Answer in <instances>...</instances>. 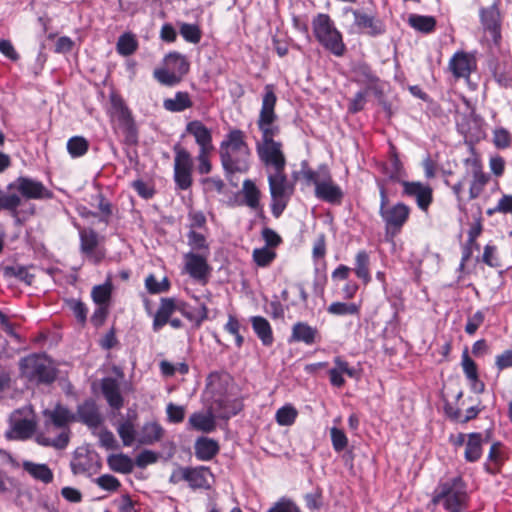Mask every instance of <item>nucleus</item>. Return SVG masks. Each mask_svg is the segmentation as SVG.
<instances>
[{
  "mask_svg": "<svg viewBox=\"0 0 512 512\" xmlns=\"http://www.w3.org/2000/svg\"><path fill=\"white\" fill-rule=\"evenodd\" d=\"M276 95L272 85H266L262 99V107L257 120V126L262 133L261 141L256 143V151L259 159L267 166H272L276 171H284L286 160L282 152V143L275 141L280 130L276 125L277 115L274 108Z\"/></svg>",
  "mask_w": 512,
  "mask_h": 512,
  "instance_id": "f257e3e1",
  "label": "nucleus"
},
{
  "mask_svg": "<svg viewBox=\"0 0 512 512\" xmlns=\"http://www.w3.org/2000/svg\"><path fill=\"white\" fill-rule=\"evenodd\" d=\"M251 149L246 134L238 128L230 129L219 145V158L227 179L235 174H245L251 166Z\"/></svg>",
  "mask_w": 512,
  "mask_h": 512,
  "instance_id": "f03ea898",
  "label": "nucleus"
},
{
  "mask_svg": "<svg viewBox=\"0 0 512 512\" xmlns=\"http://www.w3.org/2000/svg\"><path fill=\"white\" fill-rule=\"evenodd\" d=\"M5 193L0 189V211L7 210L18 219V207L24 200H49L54 193L41 181L29 176H19L7 185Z\"/></svg>",
  "mask_w": 512,
  "mask_h": 512,
  "instance_id": "7ed1b4c3",
  "label": "nucleus"
},
{
  "mask_svg": "<svg viewBox=\"0 0 512 512\" xmlns=\"http://www.w3.org/2000/svg\"><path fill=\"white\" fill-rule=\"evenodd\" d=\"M469 499L467 484L461 476H456L438 484L432 502L447 512H466Z\"/></svg>",
  "mask_w": 512,
  "mask_h": 512,
  "instance_id": "20e7f679",
  "label": "nucleus"
},
{
  "mask_svg": "<svg viewBox=\"0 0 512 512\" xmlns=\"http://www.w3.org/2000/svg\"><path fill=\"white\" fill-rule=\"evenodd\" d=\"M380 194L379 215L384 222L385 236L393 239L397 236L409 219L410 208L402 202L389 205L388 193L385 186L378 183Z\"/></svg>",
  "mask_w": 512,
  "mask_h": 512,
  "instance_id": "39448f33",
  "label": "nucleus"
},
{
  "mask_svg": "<svg viewBox=\"0 0 512 512\" xmlns=\"http://www.w3.org/2000/svg\"><path fill=\"white\" fill-rule=\"evenodd\" d=\"M20 375L29 381L51 384L57 377V369L44 353H32L19 360Z\"/></svg>",
  "mask_w": 512,
  "mask_h": 512,
  "instance_id": "423d86ee",
  "label": "nucleus"
},
{
  "mask_svg": "<svg viewBox=\"0 0 512 512\" xmlns=\"http://www.w3.org/2000/svg\"><path fill=\"white\" fill-rule=\"evenodd\" d=\"M312 25L316 39L326 50L337 57L345 53L346 46L342 35L328 14H318L313 19Z\"/></svg>",
  "mask_w": 512,
  "mask_h": 512,
  "instance_id": "0eeeda50",
  "label": "nucleus"
},
{
  "mask_svg": "<svg viewBox=\"0 0 512 512\" xmlns=\"http://www.w3.org/2000/svg\"><path fill=\"white\" fill-rule=\"evenodd\" d=\"M111 115L117 119L118 127L123 136V143L136 146L139 142V130L131 110L121 95L112 92L109 96Z\"/></svg>",
  "mask_w": 512,
  "mask_h": 512,
  "instance_id": "6e6552de",
  "label": "nucleus"
},
{
  "mask_svg": "<svg viewBox=\"0 0 512 512\" xmlns=\"http://www.w3.org/2000/svg\"><path fill=\"white\" fill-rule=\"evenodd\" d=\"M303 178L308 183L315 186V196L328 203H340L343 197L341 188L332 180L329 169L326 166H320L316 171L305 170L302 172Z\"/></svg>",
  "mask_w": 512,
  "mask_h": 512,
  "instance_id": "1a4fd4ad",
  "label": "nucleus"
},
{
  "mask_svg": "<svg viewBox=\"0 0 512 512\" xmlns=\"http://www.w3.org/2000/svg\"><path fill=\"white\" fill-rule=\"evenodd\" d=\"M210 479H213V473L207 466H177L169 477V483L175 485L185 481L192 490H209Z\"/></svg>",
  "mask_w": 512,
  "mask_h": 512,
  "instance_id": "9d476101",
  "label": "nucleus"
},
{
  "mask_svg": "<svg viewBox=\"0 0 512 512\" xmlns=\"http://www.w3.org/2000/svg\"><path fill=\"white\" fill-rule=\"evenodd\" d=\"M175 153L173 179L179 190H188L193 184V158L188 150L179 143L173 146Z\"/></svg>",
  "mask_w": 512,
  "mask_h": 512,
  "instance_id": "9b49d317",
  "label": "nucleus"
},
{
  "mask_svg": "<svg viewBox=\"0 0 512 512\" xmlns=\"http://www.w3.org/2000/svg\"><path fill=\"white\" fill-rule=\"evenodd\" d=\"M210 254H196L189 251L184 254V268L189 276L202 285L209 281L212 267L208 263Z\"/></svg>",
  "mask_w": 512,
  "mask_h": 512,
  "instance_id": "f8f14e48",
  "label": "nucleus"
},
{
  "mask_svg": "<svg viewBox=\"0 0 512 512\" xmlns=\"http://www.w3.org/2000/svg\"><path fill=\"white\" fill-rule=\"evenodd\" d=\"M401 185L403 187L402 195L414 199L421 211L428 212L433 202L431 186L419 181H401Z\"/></svg>",
  "mask_w": 512,
  "mask_h": 512,
  "instance_id": "ddd939ff",
  "label": "nucleus"
},
{
  "mask_svg": "<svg viewBox=\"0 0 512 512\" xmlns=\"http://www.w3.org/2000/svg\"><path fill=\"white\" fill-rule=\"evenodd\" d=\"M80 252L93 264H99L105 257V252L99 248V235L92 228L79 230Z\"/></svg>",
  "mask_w": 512,
  "mask_h": 512,
  "instance_id": "4468645a",
  "label": "nucleus"
},
{
  "mask_svg": "<svg viewBox=\"0 0 512 512\" xmlns=\"http://www.w3.org/2000/svg\"><path fill=\"white\" fill-rule=\"evenodd\" d=\"M24 409L15 410L10 417L11 431L6 433L8 439L25 440L30 438L36 430V421L33 418L21 417Z\"/></svg>",
  "mask_w": 512,
  "mask_h": 512,
  "instance_id": "2eb2a0df",
  "label": "nucleus"
},
{
  "mask_svg": "<svg viewBox=\"0 0 512 512\" xmlns=\"http://www.w3.org/2000/svg\"><path fill=\"white\" fill-rule=\"evenodd\" d=\"M76 422H81L89 428H98L103 423L99 407L93 398L85 399L77 406Z\"/></svg>",
  "mask_w": 512,
  "mask_h": 512,
  "instance_id": "dca6fc26",
  "label": "nucleus"
},
{
  "mask_svg": "<svg viewBox=\"0 0 512 512\" xmlns=\"http://www.w3.org/2000/svg\"><path fill=\"white\" fill-rule=\"evenodd\" d=\"M448 68L455 78H468L476 69V59L470 53L458 51L449 60Z\"/></svg>",
  "mask_w": 512,
  "mask_h": 512,
  "instance_id": "f3484780",
  "label": "nucleus"
},
{
  "mask_svg": "<svg viewBox=\"0 0 512 512\" xmlns=\"http://www.w3.org/2000/svg\"><path fill=\"white\" fill-rule=\"evenodd\" d=\"M346 12H351L353 14L354 24L361 32L366 33L372 37L381 35L385 32L384 23L374 16L352 8L346 9Z\"/></svg>",
  "mask_w": 512,
  "mask_h": 512,
  "instance_id": "a211bd4d",
  "label": "nucleus"
},
{
  "mask_svg": "<svg viewBox=\"0 0 512 512\" xmlns=\"http://www.w3.org/2000/svg\"><path fill=\"white\" fill-rule=\"evenodd\" d=\"M186 132L192 135L199 151H213L212 131L199 120H193L187 123Z\"/></svg>",
  "mask_w": 512,
  "mask_h": 512,
  "instance_id": "6ab92c4d",
  "label": "nucleus"
},
{
  "mask_svg": "<svg viewBox=\"0 0 512 512\" xmlns=\"http://www.w3.org/2000/svg\"><path fill=\"white\" fill-rule=\"evenodd\" d=\"M180 301L172 297L161 298L159 308L153 319L152 328L154 332L160 331L168 324L169 318L175 311L179 312Z\"/></svg>",
  "mask_w": 512,
  "mask_h": 512,
  "instance_id": "aec40b11",
  "label": "nucleus"
},
{
  "mask_svg": "<svg viewBox=\"0 0 512 512\" xmlns=\"http://www.w3.org/2000/svg\"><path fill=\"white\" fill-rule=\"evenodd\" d=\"M101 391L108 405L115 410H120L124 405V398L115 378L105 377L101 380Z\"/></svg>",
  "mask_w": 512,
  "mask_h": 512,
  "instance_id": "412c9836",
  "label": "nucleus"
},
{
  "mask_svg": "<svg viewBox=\"0 0 512 512\" xmlns=\"http://www.w3.org/2000/svg\"><path fill=\"white\" fill-rule=\"evenodd\" d=\"M43 414L53 426L63 430L70 429L69 423L76 422L75 414L61 404H57L53 410H44Z\"/></svg>",
  "mask_w": 512,
  "mask_h": 512,
  "instance_id": "4be33fe9",
  "label": "nucleus"
},
{
  "mask_svg": "<svg viewBox=\"0 0 512 512\" xmlns=\"http://www.w3.org/2000/svg\"><path fill=\"white\" fill-rule=\"evenodd\" d=\"M344 375L354 378L356 377V370L350 367L347 361L336 357L334 359V367L329 370L331 384L335 387H342L345 384Z\"/></svg>",
  "mask_w": 512,
  "mask_h": 512,
  "instance_id": "5701e85b",
  "label": "nucleus"
},
{
  "mask_svg": "<svg viewBox=\"0 0 512 512\" xmlns=\"http://www.w3.org/2000/svg\"><path fill=\"white\" fill-rule=\"evenodd\" d=\"M241 408V403L236 399L230 400L228 398H219L214 401L211 409L213 410L215 417L228 420L237 415Z\"/></svg>",
  "mask_w": 512,
  "mask_h": 512,
  "instance_id": "b1692460",
  "label": "nucleus"
},
{
  "mask_svg": "<svg viewBox=\"0 0 512 512\" xmlns=\"http://www.w3.org/2000/svg\"><path fill=\"white\" fill-rule=\"evenodd\" d=\"M195 456L200 461H209L219 452L218 442L208 437H199L194 445Z\"/></svg>",
  "mask_w": 512,
  "mask_h": 512,
  "instance_id": "393cba45",
  "label": "nucleus"
},
{
  "mask_svg": "<svg viewBox=\"0 0 512 512\" xmlns=\"http://www.w3.org/2000/svg\"><path fill=\"white\" fill-rule=\"evenodd\" d=\"M179 312L193 322L196 328L200 327L203 321L208 318V308L204 303L199 308H193L186 302L180 301Z\"/></svg>",
  "mask_w": 512,
  "mask_h": 512,
  "instance_id": "a878e982",
  "label": "nucleus"
},
{
  "mask_svg": "<svg viewBox=\"0 0 512 512\" xmlns=\"http://www.w3.org/2000/svg\"><path fill=\"white\" fill-rule=\"evenodd\" d=\"M164 429L158 422L145 423L140 432L138 442L142 445H152L162 439Z\"/></svg>",
  "mask_w": 512,
  "mask_h": 512,
  "instance_id": "bb28decb",
  "label": "nucleus"
},
{
  "mask_svg": "<svg viewBox=\"0 0 512 512\" xmlns=\"http://www.w3.org/2000/svg\"><path fill=\"white\" fill-rule=\"evenodd\" d=\"M252 328L261 340L264 346H270L273 343V333L268 320L262 316H252L250 318Z\"/></svg>",
  "mask_w": 512,
  "mask_h": 512,
  "instance_id": "cd10ccee",
  "label": "nucleus"
},
{
  "mask_svg": "<svg viewBox=\"0 0 512 512\" xmlns=\"http://www.w3.org/2000/svg\"><path fill=\"white\" fill-rule=\"evenodd\" d=\"M23 469L30 474L35 480L49 484L53 481L54 475L47 464H39L31 461L23 462Z\"/></svg>",
  "mask_w": 512,
  "mask_h": 512,
  "instance_id": "c85d7f7f",
  "label": "nucleus"
},
{
  "mask_svg": "<svg viewBox=\"0 0 512 512\" xmlns=\"http://www.w3.org/2000/svg\"><path fill=\"white\" fill-rule=\"evenodd\" d=\"M193 106V101L188 92L178 91L174 98H166L163 107L169 112H183Z\"/></svg>",
  "mask_w": 512,
  "mask_h": 512,
  "instance_id": "c756f323",
  "label": "nucleus"
},
{
  "mask_svg": "<svg viewBox=\"0 0 512 512\" xmlns=\"http://www.w3.org/2000/svg\"><path fill=\"white\" fill-rule=\"evenodd\" d=\"M165 66L179 75L181 78L189 71L190 64L186 57L179 52H170L164 58Z\"/></svg>",
  "mask_w": 512,
  "mask_h": 512,
  "instance_id": "7c9ffc66",
  "label": "nucleus"
},
{
  "mask_svg": "<svg viewBox=\"0 0 512 512\" xmlns=\"http://www.w3.org/2000/svg\"><path fill=\"white\" fill-rule=\"evenodd\" d=\"M189 423L195 430L205 433H211L216 429L215 415L212 412L208 414L193 413L189 417Z\"/></svg>",
  "mask_w": 512,
  "mask_h": 512,
  "instance_id": "2f4dec72",
  "label": "nucleus"
},
{
  "mask_svg": "<svg viewBox=\"0 0 512 512\" xmlns=\"http://www.w3.org/2000/svg\"><path fill=\"white\" fill-rule=\"evenodd\" d=\"M71 431L70 429L62 430V432L54 439L45 436L43 433H38L35 436L37 444L43 447H53L57 450L65 449L70 442Z\"/></svg>",
  "mask_w": 512,
  "mask_h": 512,
  "instance_id": "473e14b6",
  "label": "nucleus"
},
{
  "mask_svg": "<svg viewBox=\"0 0 512 512\" xmlns=\"http://www.w3.org/2000/svg\"><path fill=\"white\" fill-rule=\"evenodd\" d=\"M107 463L112 471L122 474H129L134 468L133 460L123 453L108 456Z\"/></svg>",
  "mask_w": 512,
  "mask_h": 512,
  "instance_id": "72a5a7b5",
  "label": "nucleus"
},
{
  "mask_svg": "<svg viewBox=\"0 0 512 512\" xmlns=\"http://www.w3.org/2000/svg\"><path fill=\"white\" fill-rule=\"evenodd\" d=\"M482 435L480 433L468 434L464 457L468 462H475L482 455Z\"/></svg>",
  "mask_w": 512,
  "mask_h": 512,
  "instance_id": "f704fd0d",
  "label": "nucleus"
},
{
  "mask_svg": "<svg viewBox=\"0 0 512 512\" xmlns=\"http://www.w3.org/2000/svg\"><path fill=\"white\" fill-rule=\"evenodd\" d=\"M317 330L306 323L299 322L293 326L292 339L311 345L315 342Z\"/></svg>",
  "mask_w": 512,
  "mask_h": 512,
  "instance_id": "c9c22d12",
  "label": "nucleus"
},
{
  "mask_svg": "<svg viewBox=\"0 0 512 512\" xmlns=\"http://www.w3.org/2000/svg\"><path fill=\"white\" fill-rule=\"evenodd\" d=\"M90 143L83 136H72L68 139L66 148L71 158L83 157L89 150Z\"/></svg>",
  "mask_w": 512,
  "mask_h": 512,
  "instance_id": "e433bc0d",
  "label": "nucleus"
},
{
  "mask_svg": "<svg viewBox=\"0 0 512 512\" xmlns=\"http://www.w3.org/2000/svg\"><path fill=\"white\" fill-rule=\"evenodd\" d=\"M3 275L6 278H16L28 286H31L35 279V275L30 273L28 268L22 265L5 266Z\"/></svg>",
  "mask_w": 512,
  "mask_h": 512,
  "instance_id": "4c0bfd02",
  "label": "nucleus"
},
{
  "mask_svg": "<svg viewBox=\"0 0 512 512\" xmlns=\"http://www.w3.org/2000/svg\"><path fill=\"white\" fill-rule=\"evenodd\" d=\"M369 262V255L366 251L361 250L356 254L354 272L365 284L369 283L371 280Z\"/></svg>",
  "mask_w": 512,
  "mask_h": 512,
  "instance_id": "58836bf2",
  "label": "nucleus"
},
{
  "mask_svg": "<svg viewBox=\"0 0 512 512\" xmlns=\"http://www.w3.org/2000/svg\"><path fill=\"white\" fill-rule=\"evenodd\" d=\"M112 289L113 286L110 280H107L104 284L94 286L91 292L93 302L96 305L110 306Z\"/></svg>",
  "mask_w": 512,
  "mask_h": 512,
  "instance_id": "ea45409f",
  "label": "nucleus"
},
{
  "mask_svg": "<svg viewBox=\"0 0 512 512\" xmlns=\"http://www.w3.org/2000/svg\"><path fill=\"white\" fill-rule=\"evenodd\" d=\"M361 305L353 302H332L327 312L335 316H346L355 315L358 316L360 313Z\"/></svg>",
  "mask_w": 512,
  "mask_h": 512,
  "instance_id": "a19ab883",
  "label": "nucleus"
},
{
  "mask_svg": "<svg viewBox=\"0 0 512 512\" xmlns=\"http://www.w3.org/2000/svg\"><path fill=\"white\" fill-rule=\"evenodd\" d=\"M462 368L466 375V377L475 383V390L477 392H482L484 390V384L479 383V387H476L478 383V372H477V366L475 362L470 358L467 349L464 350L462 353Z\"/></svg>",
  "mask_w": 512,
  "mask_h": 512,
  "instance_id": "79ce46f5",
  "label": "nucleus"
},
{
  "mask_svg": "<svg viewBox=\"0 0 512 512\" xmlns=\"http://www.w3.org/2000/svg\"><path fill=\"white\" fill-rule=\"evenodd\" d=\"M481 20L484 27L490 30L493 36L498 34L499 27V11L496 5H492L481 10Z\"/></svg>",
  "mask_w": 512,
  "mask_h": 512,
  "instance_id": "37998d69",
  "label": "nucleus"
},
{
  "mask_svg": "<svg viewBox=\"0 0 512 512\" xmlns=\"http://www.w3.org/2000/svg\"><path fill=\"white\" fill-rule=\"evenodd\" d=\"M271 198L284 197L286 189V176L284 171H276L268 177Z\"/></svg>",
  "mask_w": 512,
  "mask_h": 512,
  "instance_id": "c03bdc74",
  "label": "nucleus"
},
{
  "mask_svg": "<svg viewBox=\"0 0 512 512\" xmlns=\"http://www.w3.org/2000/svg\"><path fill=\"white\" fill-rule=\"evenodd\" d=\"M187 240L191 251L196 254H210L209 244L203 234L196 232L195 230H189L187 233Z\"/></svg>",
  "mask_w": 512,
  "mask_h": 512,
  "instance_id": "a18cd8bd",
  "label": "nucleus"
},
{
  "mask_svg": "<svg viewBox=\"0 0 512 512\" xmlns=\"http://www.w3.org/2000/svg\"><path fill=\"white\" fill-rule=\"evenodd\" d=\"M242 191L245 204L252 209H257L259 207L260 191L255 183L250 179L244 180Z\"/></svg>",
  "mask_w": 512,
  "mask_h": 512,
  "instance_id": "49530a36",
  "label": "nucleus"
},
{
  "mask_svg": "<svg viewBox=\"0 0 512 512\" xmlns=\"http://www.w3.org/2000/svg\"><path fill=\"white\" fill-rule=\"evenodd\" d=\"M408 23L415 30L423 32V33H429L431 31H433L435 28V25H436V21H435L434 17L416 15V14L409 16Z\"/></svg>",
  "mask_w": 512,
  "mask_h": 512,
  "instance_id": "de8ad7c7",
  "label": "nucleus"
},
{
  "mask_svg": "<svg viewBox=\"0 0 512 512\" xmlns=\"http://www.w3.org/2000/svg\"><path fill=\"white\" fill-rule=\"evenodd\" d=\"M138 48L135 37L129 33L121 35L117 42V52L122 56L133 54Z\"/></svg>",
  "mask_w": 512,
  "mask_h": 512,
  "instance_id": "09e8293b",
  "label": "nucleus"
},
{
  "mask_svg": "<svg viewBox=\"0 0 512 512\" xmlns=\"http://www.w3.org/2000/svg\"><path fill=\"white\" fill-rule=\"evenodd\" d=\"M180 34L185 41L193 44H198L202 38V31L197 24L182 23Z\"/></svg>",
  "mask_w": 512,
  "mask_h": 512,
  "instance_id": "8fccbe9b",
  "label": "nucleus"
},
{
  "mask_svg": "<svg viewBox=\"0 0 512 512\" xmlns=\"http://www.w3.org/2000/svg\"><path fill=\"white\" fill-rule=\"evenodd\" d=\"M145 287L150 294H159L170 289V282L167 277L159 282L153 274H150L145 279Z\"/></svg>",
  "mask_w": 512,
  "mask_h": 512,
  "instance_id": "3c124183",
  "label": "nucleus"
},
{
  "mask_svg": "<svg viewBox=\"0 0 512 512\" xmlns=\"http://www.w3.org/2000/svg\"><path fill=\"white\" fill-rule=\"evenodd\" d=\"M117 432L124 446L129 447L134 443L136 431L131 420H126L121 423L117 428Z\"/></svg>",
  "mask_w": 512,
  "mask_h": 512,
  "instance_id": "603ef678",
  "label": "nucleus"
},
{
  "mask_svg": "<svg viewBox=\"0 0 512 512\" xmlns=\"http://www.w3.org/2000/svg\"><path fill=\"white\" fill-rule=\"evenodd\" d=\"M66 304L69 307V309L73 312L78 323H80L81 325H85L88 313L86 305L81 300H77L74 298L67 299Z\"/></svg>",
  "mask_w": 512,
  "mask_h": 512,
  "instance_id": "864d4df0",
  "label": "nucleus"
},
{
  "mask_svg": "<svg viewBox=\"0 0 512 512\" xmlns=\"http://www.w3.org/2000/svg\"><path fill=\"white\" fill-rule=\"evenodd\" d=\"M155 79L163 85L174 86L181 81V77L167 67L154 71Z\"/></svg>",
  "mask_w": 512,
  "mask_h": 512,
  "instance_id": "5fc2aeb1",
  "label": "nucleus"
},
{
  "mask_svg": "<svg viewBox=\"0 0 512 512\" xmlns=\"http://www.w3.org/2000/svg\"><path fill=\"white\" fill-rule=\"evenodd\" d=\"M276 257V253L268 247H262L253 251V259L260 267L268 266Z\"/></svg>",
  "mask_w": 512,
  "mask_h": 512,
  "instance_id": "6e6d98bb",
  "label": "nucleus"
},
{
  "mask_svg": "<svg viewBox=\"0 0 512 512\" xmlns=\"http://www.w3.org/2000/svg\"><path fill=\"white\" fill-rule=\"evenodd\" d=\"M485 313L482 310H478L473 315L469 316L465 325V332L468 335H474L479 327L484 323Z\"/></svg>",
  "mask_w": 512,
  "mask_h": 512,
  "instance_id": "4d7b16f0",
  "label": "nucleus"
},
{
  "mask_svg": "<svg viewBox=\"0 0 512 512\" xmlns=\"http://www.w3.org/2000/svg\"><path fill=\"white\" fill-rule=\"evenodd\" d=\"M213 151H198L196 160L198 162L197 171L201 175L209 174L212 171L210 155Z\"/></svg>",
  "mask_w": 512,
  "mask_h": 512,
  "instance_id": "13d9d810",
  "label": "nucleus"
},
{
  "mask_svg": "<svg viewBox=\"0 0 512 512\" xmlns=\"http://www.w3.org/2000/svg\"><path fill=\"white\" fill-rule=\"evenodd\" d=\"M96 198L98 200V209L101 212L100 221L105 223V224H108L109 223V219H110L111 215L113 214L112 204L101 193H99L96 196Z\"/></svg>",
  "mask_w": 512,
  "mask_h": 512,
  "instance_id": "bf43d9fd",
  "label": "nucleus"
},
{
  "mask_svg": "<svg viewBox=\"0 0 512 512\" xmlns=\"http://www.w3.org/2000/svg\"><path fill=\"white\" fill-rule=\"evenodd\" d=\"M97 485L106 491H117L121 486L120 481L113 475L104 474L96 479Z\"/></svg>",
  "mask_w": 512,
  "mask_h": 512,
  "instance_id": "052dcab7",
  "label": "nucleus"
},
{
  "mask_svg": "<svg viewBox=\"0 0 512 512\" xmlns=\"http://www.w3.org/2000/svg\"><path fill=\"white\" fill-rule=\"evenodd\" d=\"M131 186L137 192V194L143 199H151L155 194L154 187L141 179L133 181Z\"/></svg>",
  "mask_w": 512,
  "mask_h": 512,
  "instance_id": "680f3d73",
  "label": "nucleus"
},
{
  "mask_svg": "<svg viewBox=\"0 0 512 512\" xmlns=\"http://www.w3.org/2000/svg\"><path fill=\"white\" fill-rule=\"evenodd\" d=\"M109 309L110 306L97 305V308L94 310L90 318V321L94 327L99 328L105 323L109 315Z\"/></svg>",
  "mask_w": 512,
  "mask_h": 512,
  "instance_id": "e2e57ef3",
  "label": "nucleus"
},
{
  "mask_svg": "<svg viewBox=\"0 0 512 512\" xmlns=\"http://www.w3.org/2000/svg\"><path fill=\"white\" fill-rule=\"evenodd\" d=\"M168 421L171 423H181L185 418V409L183 406H178L169 403L166 408Z\"/></svg>",
  "mask_w": 512,
  "mask_h": 512,
  "instance_id": "0e129e2a",
  "label": "nucleus"
},
{
  "mask_svg": "<svg viewBox=\"0 0 512 512\" xmlns=\"http://www.w3.org/2000/svg\"><path fill=\"white\" fill-rule=\"evenodd\" d=\"M333 448L342 451L347 446V437L344 432L336 427L330 430Z\"/></svg>",
  "mask_w": 512,
  "mask_h": 512,
  "instance_id": "69168bd1",
  "label": "nucleus"
},
{
  "mask_svg": "<svg viewBox=\"0 0 512 512\" xmlns=\"http://www.w3.org/2000/svg\"><path fill=\"white\" fill-rule=\"evenodd\" d=\"M157 454L151 450H143L140 452L136 459L134 465L139 468H145L149 464H153L157 461Z\"/></svg>",
  "mask_w": 512,
  "mask_h": 512,
  "instance_id": "338daca9",
  "label": "nucleus"
},
{
  "mask_svg": "<svg viewBox=\"0 0 512 512\" xmlns=\"http://www.w3.org/2000/svg\"><path fill=\"white\" fill-rule=\"evenodd\" d=\"M201 183L205 186L206 191L215 190L218 193H222L225 187L224 181L218 176L203 178Z\"/></svg>",
  "mask_w": 512,
  "mask_h": 512,
  "instance_id": "774afa93",
  "label": "nucleus"
}]
</instances>
